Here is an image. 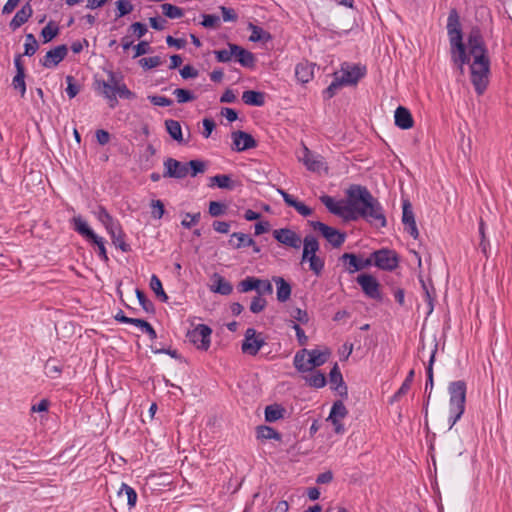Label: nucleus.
Here are the masks:
<instances>
[{"label":"nucleus","instance_id":"obj_1","mask_svg":"<svg viewBox=\"0 0 512 512\" xmlns=\"http://www.w3.org/2000/svg\"><path fill=\"white\" fill-rule=\"evenodd\" d=\"M468 50L466 63L470 62L471 82L480 95L489 83L490 61L487 50L479 32L474 31L468 38Z\"/></svg>","mask_w":512,"mask_h":512},{"label":"nucleus","instance_id":"obj_2","mask_svg":"<svg viewBox=\"0 0 512 512\" xmlns=\"http://www.w3.org/2000/svg\"><path fill=\"white\" fill-rule=\"evenodd\" d=\"M347 195L351 198V205L353 206L352 211L355 215L353 220L363 217L377 227L386 226L382 206L367 188L359 185L351 186Z\"/></svg>","mask_w":512,"mask_h":512},{"label":"nucleus","instance_id":"obj_3","mask_svg":"<svg viewBox=\"0 0 512 512\" xmlns=\"http://www.w3.org/2000/svg\"><path fill=\"white\" fill-rule=\"evenodd\" d=\"M449 429H452L465 411L466 385L463 381H455L449 385Z\"/></svg>","mask_w":512,"mask_h":512},{"label":"nucleus","instance_id":"obj_4","mask_svg":"<svg viewBox=\"0 0 512 512\" xmlns=\"http://www.w3.org/2000/svg\"><path fill=\"white\" fill-rule=\"evenodd\" d=\"M320 249L318 240L313 235H306L303 239V252L301 262L309 263V269L317 276H319L325 266L323 258L317 255Z\"/></svg>","mask_w":512,"mask_h":512},{"label":"nucleus","instance_id":"obj_5","mask_svg":"<svg viewBox=\"0 0 512 512\" xmlns=\"http://www.w3.org/2000/svg\"><path fill=\"white\" fill-rule=\"evenodd\" d=\"M328 359V353L317 349H302L294 356V366L300 372L312 371L323 365Z\"/></svg>","mask_w":512,"mask_h":512},{"label":"nucleus","instance_id":"obj_6","mask_svg":"<svg viewBox=\"0 0 512 512\" xmlns=\"http://www.w3.org/2000/svg\"><path fill=\"white\" fill-rule=\"evenodd\" d=\"M212 329L205 324H197L187 333V338L198 350L207 351L211 344Z\"/></svg>","mask_w":512,"mask_h":512},{"label":"nucleus","instance_id":"obj_7","mask_svg":"<svg viewBox=\"0 0 512 512\" xmlns=\"http://www.w3.org/2000/svg\"><path fill=\"white\" fill-rule=\"evenodd\" d=\"M320 201L325 207L334 215L341 216L345 219H354L353 206L351 205V198L348 196V201L335 200L333 197L328 195H322Z\"/></svg>","mask_w":512,"mask_h":512},{"label":"nucleus","instance_id":"obj_8","mask_svg":"<svg viewBox=\"0 0 512 512\" xmlns=\"http://www.w3.org/2000/svg\"><path fill=\"white\" fill-rule=\"evenodd\" d=\"M365 75V69L360 65L343 63L341 69L334 73L343 86L355 85Z\"/></svg>","mask_w":512,"mask_h":512},{"label":"nucleus","instance_id":"obj_9","mask_svg":"<svg viewBox=\"0 0 512 512\" xmlns=\"http://www.w3.org/2000/svg\"><path fill=\"white\" fill-rule=\"evenodd\" d=\"M371 263L385 271H393L398 267L399 258L397 253L389 249H380L371 254Z\"/></svg>","mask_w":512,"mask_h":512},{"label":"nucleus","instance_id":"obj_10","mask_svg":"<svg viewBox=\"0 0 512 512\" xmlns=\"http://www.w3.org/2000/svg\"><path fill=\"white\" fill-rule=\"evenodd\" d=\"M310 225L315 231H318L334 248H339L346 240V234L344 232H340L339 230L328 226L323 222L312 221Z\"/></svg>","mask_w":512,"mask_h":512},{"label":"nucleus","instance_id":"obj_11","mask_svg":"<svg viewBox=\"0 0 512 512\" xmlns=\"http://www.w3.org/2000/svg\"><path fill=\"white\" fill-rule=\"evenodd\" d=\"M266 344L265 338L254 328H248L244 334L241 350L244 354L255 356Z\"/></svg>","mask_w":512,"mask_h":512},{"label":"nucleus","instance_id":"obj_12","mask_svg":"<svg viewBox=\"0 0 512 512\" xmlns=\"http://www.w3.org/2000/svg\"><path fill=\"white\" fill-rule=\"evenodd\" d=\"M448 36L451 45L452 59L454 63L459 65L460 69L462 70L463 65L467 61V54L465 51L464 44L462 42V31L461 29L449 31Z\"/></svg>","mask_w":512,"mask_h":512},{"label":"nucleus","instance_id":"obj_13","mask_svg":"<svg viewBox=\"0 0 512 512\" xmlns=\"http://www.w3.org/2000/svg\"><path fill=\"white\" fill-rule=\"evenodd\" d=\"M273 237L279 243L293 249H299L303 244L301 236L289 228L275 229L273 231Z\"/></svg>","mask_w":512,"mask_h":512},{"label":"nucleus","instance_id":"obj_14","mask_svg":"<svg viewBox=\"0 0 512 512\" xmlns=\"http://www.w3.org/2000/svg\"><path fill=\"white\" fill-rule=\"evenodd\" d=\"M165 178H176L183 179L189 175V169L187 163L180 162L174 158H167L164 163Z\"/></svg>","mask_w":512,"mask_h":512},{"label":"nucleus","instance_id":"obj_15","mask_svg":"<svg viewBox=\"0 0 512 512\" xmlns=\"http://www.w3.org/2000/svg\"><path fill=\"white\" fill-rule=\"evenodd\" d=\"M347 413L348 411L342 401L334 402L327 421L332 423L335 433L343 434L345 432L343 419L347 416Z\"/></svg>","mask_w":512,"mask_h":512},{"label":"nucleus","instance_id":"obj_16","mask_svg":"<svg viewBox=\"0 0 512 512\" xmlns=\"http://www.w3.org/2000/svg\"><path fill=\"white\" fill-rule=\"evenodd\" d=\"M108 79L105 81L118 93V96L123 99L132 100L136 98L134 92H132L124 83L123 76L113 71L107 72Z\"/></svg>","mask_w":512,"mask_h":512},{"label":"nucleus","instance_id":"obj_17","mask_svg":"<svg viewBox=\"0 0 512 512\" xmlns=\"http://www.w3.org/2000/svg\"><path fill=\"white\" fill-rule=\"evenodd\" d=\"M357 283L369 298L375 300H380L382 298L380 284L374 276L370 274H361L357 277Z\"/></svg>","mask_w":512,"mask_h":512},{"label":"nucleus","instance_id":"obj_18","mask_svg":"<svg viewBox=\"0 0 512 512\" xmlns=\"http://www.w3.org/2000/svg\"><path fill=\"white\" fill-rule=\"evenodd\" d=\"M67 53V46L59 45L46 53L43 59H41V64L45 68H54L66 57Z\"/></svg>","mask_w":512,"mask_h":512},{"label":"nucleus","instance_id":"obj_19","mask_svg":"<svg viewBox=\"0 0 512 512\" xmlns=\"http://www.w3.org/2000/svg\"><path fill=\"white\" fill-rule=\"evenodd\" d=\"M402 210V222L405 226V231L409 233L414 239H417L419 232L416 226L411 204L408 201H404Z\"/></svg>","mask_w":512,"mask_h":512},{"label":"nucleus","instance_id":"obj_20","mask_svg":"<svg viewBox=\"0 0 512 512\" xmlns=\"http://www.w3.org/2000/svg\"><path fill=\"white\" fill-rule=\"evenodd\" d=\"M231 137L233 140V149L237 152L256 147V141L246 132L236 131L232 133Z\"/></svg>","mask_w":512,"mask_h":512},{"label":"nucleus","instance_id":"obj_21","mask_svg":"<svg viewBox=\"0 0 512 512\" xmlns=\"http://www.w3.org/2000/svg\"><path fill=\"white\" fill-rule=\"evenodd\" d=\"M277 191L282 196L284 202L288 206L293 207L301 216L307 217L312 215V209L305 205L303 202L296 200L283 189H278Z\"/></svg>","mask_w":512,"mask_h":512},{"label":"nucleus","instance_id":"obj_22","mask_svg":"<svg viewBox=\"0 0 512 512\" xmlns=\"http://www.w3.org/2000/svg\"><path fill=\"white\" fill-rule=\"evenodd\" d=\"M395 125L403 130H407L413 127V118L410 111L403 107L399 106L395 110L394 114Z\"/></svg>","mask_w":512,"mask_h":512},{"label":"nucleus","instance_id":"obj_23","mask_svg":"<svg viewBox=\"0 0 512 512\" xmlns=\"http://www.w3.org/2000/svg\"><path fill=\"white\" fill-rule=\"evenodd\" d=\"M295 76L302 84L308 83L314 77V65L308 61L298 63L295 67Z\"/></svg>","mask_w":512,"mask_h":512},{"label":"nucleus","instance_id":"obj_24","mask_svg":"<svg viewBox=\"0 0 512 512\" xmlns=\"http://www.w3.org/2000/svg\"><path fill=\"white\" fill-rule=\"evenodd\" d=\"M341 260L348 263L347 270L350 274L355 273L356 271L362 270L371 265V259H366L362 261L352 253H344L341 256Z\"/></svg>","mask_w":512,"mask_h":512},{"label":"nucleus","instance_id":"obj_25","mask_svg":"<svg viewBox=\"0 0 512 512\" xmlns=\"http://www.w3.org/2000/svg\"><path fill=\"white\" fill-rule=\"evenodd\" d=\"M33 10L30 4H26L22 6L20 10L16 12L12 20L10 21V28L12 30H16L21 27L24 23H26L29 18L32 16Z\"/></svg>","mask_w":512,"mask_h":512},{"label":"nucleus","instance_id":"obj_26","mask_svg":"<svg viewBox=\"0 0 512 512\" xmlns=\"http://www.w3.org/2000/svg\"><path fill=\"white\" fill-rule=\"evenodd\" d=\"M301 160L306 168L313 172H319L324 167L321 158L312 154L307 147H304Z\"/></svg>","mask_w":512,"mask_h":512},{"label":"nucleus","instance_id":"obj_27","mask_svg":"<svg viewBox=\"0 0 512 512\" xmlns=\"http://www.w3.org/2000/svg\"><path fill=\"white\" fill-rule=\"evenodd\" d=\"M234 58L243 67H253L255 64V57L253 53L235 44L234 46Z\"/></svg>","mask_w":512,"mask_h":512},{"label":"nucleus","instance_id":"obj_28","mask_svg":"<svg viewBox=\"0 0 512 512\" xmlns=\"http://www.w3.org/2000/svg\"><path fill=\"white\" fill-rule=\"evenodd\" d=\"M107 233L110 235L112 243L117 248H119L123 252H127L129 250V245L125 242V234L120 224L113 227L111 230H108Z\"/></svg>","mask_w":512,"mask_h":512},{"label":"nucleus","instance_id":"obj_29","mask_svg":"<svg viewBox=\"0 0 512 512\" xmlns=\"http://www.w3.org/2000/svg\"><path fill=\"white\" fill-rule=\"evenodd\" d=\"M72 224L73 229L85 237L86 239L90 240L96 233L89 227L87 222L83 219L82 216H74L72 218Z\"/></svg>","mask_w":512,"mask_h":512},{"label":"nucleus","instance_id":"obj_30","mask_svg":"<svg viewBox=\"0 0 512 512\" xmlns=\"http://www.w3.org/2000/svg\"><path fill=\"white\" fill-rule=\"evenodd\" d=\"M229 245L235 249L242 247L254 246L255 241L247 234L235 232L229 239Z\"/></svg>","mask_w":512,"mask_h":512},{"label":"nucleus","instance_id":"obj_31","mask_svg":"<svg viewBox=\"0 0 512 512\" xmlns=\"http://www.w3.org/2000/svg\"><path fill=\"white\" fill-rule=\"evenodd\" d=\"M211 290L221 295H229L231 294L233 287L225 278L215 274L213 276V285L211 286Z\"/></svg>","mask_w":512,"mask_h":512},{"label":"nucleus","instance_id":"obj_32","mask_svg":"<svg viewBox=\"0 0 512 512\" xmlns=\"http://www.w3.org/2000/svg\"><path fill=\"white\" fill-rule=\"evenodd\" d=\"M273 281L277 287V300L279 302L287 301L291 295L290 284L282 277H274Z\"/></svg>","mask_w":512,"mask_h":512},{"label":"nucleus","instance_id":"obj_33","mask_svg":"<svg viewBox=\"0 0 512 512\" xmlns=\"http://www.w3.org/2000/svg\"><path fill=\"white\" fill-rule=\"evenodd\" d=\"M242 100L247 105L260 107L265 103V96L262 92L247 90L243 92Z\"/></svg>","mask_w":512,"mask_h":512},{"label":"nucleus","instance_id":"obj_34","mask_svg":"<svg viewBox=\"0 0 512 512\" xmlns=\"http://www.w3.org/2000/svg\"><path fill=\"white\" fill-rule=\"evenodd\" d=\"M165 127L168 134L173 140L177 141L178 143H182L184 141L182 127L179 121L168 119L165 121Z\"/></svg>","mask_w":512,"mask_h":512},{"label":"nucleus","instance_id":"obj_35","mask_svg":"<svg viewBox=\"0 0 512 512\" xmlns=\"http://www.w3.org/2000/svg\"><path fill=\"white\" fill-rule=\"evenodd\" d=\"M209 186H217L221 189L232 190L235 187V181H233L229 175L218 174L210 178Z\"/></svg>","mask_w":512,"mask_h":512},{"label":"nucleus","instance_id":"obj_36","mask_svg":"<svg viewBox=\"0 0 512 512\" xmlns=\"http://www.w3.org/2000/svg\"><path fill=\"white\" fill-rule=\"evenodd\" d=\"M98 88L100 89L104 98L108 100L110 107L114 108L118 104V93L105 81H99Z\"/></svg>","mask_w":512,"mask_h":512},{"label":"nucleus","instance_id":"obj_37","mask_svg":"<svg viewBox=\"0 0 512 512\" xmlns=\"http://www.w3.org/2000/svg\"><path fill=\"white\" fill-rule=\"evenodd\" d=\"M330 383L333 389L337 390L341 395L346 394V387L343 383L342 374L337 365H335L330 371Z\"/></svg>","mask_w":512,"mask_h":512},{"label":"nucleus","instance_id":"obj_38","mask_svg":"<svg viewBox=\"0 0 512 512\" xmlns=\"http://www.w3.org/2000/svg\"><path fill=\"white\" fill-rule=\"evenodd\" d=\"M118 497H126L129 509L135 507L137 502V493L131 486L122 483L120 489L118 490Z\"/></svg>","mask_w":512,"mask_h":512},{"label":"nucleus","instance_id":"obj_39","mask_svg":"<svg viewBox=\"0 0 512 512\" xmlns=\"http://www.w3.org/2000/svg\"><path fill=\"white\" fill-rule=\"evenodd\" d=\"M96 217L104 225L106 231L111 230L119 224L103 206L98 208Z\"/></svg>","mask_w":512,"mask_h":512},{"label":"nucleus","instance_id":"obj_40","mask_svg":"<svg viewBox=\"0 0 512 512\" xmlns=\"http://www.w3.org/2000/svg\"><path fill=\"white\" fill-rule=\"evenodd\" d=\"M257 438L260 440H281V434L278 433L274 428L270 426H259L256 430Z\"/></svg>","mask_w":512,"mask_h":512},{"label":"nucleus","instance_id":"obj_41","mask_svg":"<svg viewBox=\"0 0 512 512\" xmlns=\"http://www.w3.org/2000/svg\"><path fill=\"white\" fill-rule=\"evenodd\" d=\"M285 409L280 405H269L265 408V420L275 422L284 417Z\"/></svg>","mask_w":512,"mask_h":512},{"label":"nucleus","instance_id":"obj_42","mask_svg":"<svg viewBox=\"0 0 512 512\" xmlns=\"http://www.w3.org/2000/svg\"><path fill=\"white\" fill-rule=\"evenodd\" d=\"M305 382L314 388H322L326 384V378L324 374L319 371H315L309 375L304 376Z\"/></svg>","mask_w":512,"mask_h":512},{"label":"nucleus","instance_id":"obj_43","mask_svg":"<svg viewBox=\"0 0 512 512\" xmlns=\"http://www.w3.org/2000/svg\"><path fill=\"white\" fill-rule=\"evenodd\" d=\"M161 10L162 13L170 19H179L184 15L183 10L181 8L170 3L162 4Z\"/></svg>","mask_w":512,"mask_h":512},{"label":"nucleus","instance_id":"obj_44","mask_svg":"<svg viewBox=\"0 0 512 512\" xmlns=\"http://www.w3.org/2000/svg\"><path fill=\"white\" fill-rule=\"evenodd\" d=\"M413 376H414V371L411 370L408 374V376L406 377V379L404 380V382L402 383L401 387L398 389V391L392 396L391 398V402H396L398 401L401 396L405 395L410 387H411V383L413 381Z\"/></svg>","mask_w":512,"mask_h":512},{"label":"nucleus","instance_id":"obj_45","mask_svg":"<svg viewBox=\"0 0 512 512\" xmlns=\"http://www.w3.org/2000/svg\"><path fill=\"white\" fill-rule=\"evenodd\" d=\"M150 288L153 290V292L163 301L166 302L168 299V296L166 295L165 291L163 290L162 283L158 276L153 274L150 279Z\"/></svg>","mask_w":512,"mask_h":512},{"label":"nucleus","instance_id":"obj_46","mask_svg":"<svg viewBox=\"0 0 512 512\" xmlns=\"http://www.w3.org/2000/svg\"><path fill=\"white\" fill-rule=\"evenodd\" d=\"M234 46L235 44L229 43L227 49L214 51L217 61L222 63L231 61L234 58Z\"/></svg>","mask_w":512,"mask_h":512},{"label":"nucleus","instance_id":"obj_47","mask_svg":"<svg viewBox=\"0 0 512 512\" xmlns=\"http://www.w3.org/2000/svg\"><path fill=\"white\" fill-rule=\"evenodd\" d=\"M59 33L58 26L52 22H49L41 31V36L44 43H48L53 40Z\"/></svg>","mask_w":512,"mask_h":512},{"label":"nucleus","instance_id":"obj_48","mask_svg":"<svg viewBox=\"0 0 512 512\" xmlns=\"http://www.w3.org/2000/svg\"><path fill=\"white\" fill-rule=\"evenodd\" d=\"M39 45L38 42L33 34H27L25 36V43H24V55L26 56H32L36 53L38 50Z\"/></svg>","mask_w":512,"mask_h":512},{"label":"nucleus","instance_id":"obj_49","mask_svg":"<svg viewBox=\"0 0 512 512\" xmlns=\"http://www.w3.org/2000/svg\"><path fill=\"white\" fill-rule=\"evenodd\" d=\"M248 29L251 30V35L249 37L251 42H259L269 38V34H267L261 27L252 23H249Z\"/></svg>","mask_w":512,"mask_h":512},{"label":"nucleus","instance_id":"obj_50","mask_svg":"<svg viewBox=\"0 0 512 512\" xmlns=\"http://www.w3.org/2000/svg\"><path fill=\"white\" fill-rule=\"evenodd\" d=\"M90 241L92 243H94L97 247H98V256L101 260H103L104 262H107L109 260L108 256H107V252H106V248H105V240L103 237L101 236H98L97 234H95L91 239Z\"/></svg>","mask_w":512,"mask_h":512},{"label":"nucleus","instance_id":"obj_51","mask_svg":"<svg viewBox=\"0 0 512 512\" xmlns=\"http://www.w3.org/2000/svg\"><path fill=\"white\" fill-rule=\"evenodd\" d=\"M258 283H259L258 278L247 277L239 283L238 289L240 292L246 293L251 290H256L258 288Z\"/></svg>","mask_w":512,"mask_h":512},{"label":"nucleus","instance_id":"obj_52","mask_svg":"<svg viewBox=\"0 0 512 512\" xmlns=\"http://www.w3.org/2000/svg\"><path fill=\"white\" fill-rule=\"evenodd\" d=\"M116 7H117V14H116L117 18H121V17L129 14L133 10V5L131 4V2L129 0H118L116 2Z\"/></svg>","mask_w":512,"mask_h":512},{"label":"nucleus","instance_id":"obj_53","mask_svg":"<svg viewBox=\"0 0 512 512\" xmlns=\"http://www.w3.org/2000/svg\"><path fill=\"white\" fill-rule=\"evenodd\" d=\"M173 95L176 97L178 103H186L195 99V96L189 90L182 88L175 89Z\"/></svg>","mask_w":512,"mask_h":512},{"label":"nucleus","instance_id":"obj_54","mask_svg":"<svg viewBox=\"0 0 512 512\" xmlns=\"http://www.w3.org/2000/svg\"><path fill=\"white\" fill-rule=\"evenodd\" d=\"M461 29L459 15L455 9L451 10L447 19V32Z\"/></svg>","mask_w":512,"mask_h":512},{"label":"nucleus","instance_id":"obj_55","mask_svg":"<svg viewBox=\"0 0 512 512\" xmlns=\"http://www.w3.org/2000/svg\"><path fill=\"white\" fill-rule=\"evenodd\" d=\"M189 175L195 177L199 173H203L205 171L206 165L203 161L200 160H191L187 162Z\"/></svg>","mask_w":512,"mask_h":512},{"label":"nucleus","instance_id":"obj_56","mask_svg":"<svg viewBox=\"0 0 512 512\" xmlns=\"http://www.w3.org/2000/svg\"><path fill=\"white\" fill-rule=\"evenodd\" d=\"M266 305V300L262 296L257 295L251 301L250 311L255 314L260 313L265 309Z\"/></svg>","mask_w":512,"mask_h":512},{"label":"nucleus","instance_id":"obj_57","mask_svg":"<svg viewBox=\"0 0 512 512\" xmlns=\"http://www.w3.org/2000/svg\"><path fill=\"white\" fill-rule=\"evenodd\" d=\"M225 212H226L225 204L218 202V201H211L209 203V214L212 217L221 216V215L225 214Z\"/></svg>","mask_w":512,"mask_h":512},{"label":"nucleus","instance_id":"obj_58","mask_svg":"<svg viewBox=\"0 0 512 512\" xmlns=\"http://www.w3.org/2000/svg\"><path fill=\"white\" fill-rule=\"evenodd\" d=\"M200 217L201 214L199 212L195 214L186 213L181 221V225L186 229H190L200 221Z\"/></svg>","mask_w":512,"mask_h":512},{"label":"nucleus","instance_id":"obj_59","mask_svg":"<svg viewBox=\"0 0 512 512\" xmlns=\"http://www.w3.org/2000/svg\"><path fill=\"white\" fill-rule=\"evenodd\" d=\"M24 72H17L16 75L13 78V87L20 91L21 95L23 96L26 92V85L24 80Z\"/></svg>","mask_w":512,"mask_h":512},{"label":"nucleus","instance_id":"obj_60","mask_svg":"<svg viewBox=\"0 0 512 512\" xmlns=\"http://www.w3.org/2000/svg\"><path fill=\"white\" fill-rule=\"evenodd\" d=\"M290 316L292 319L302 324H305L309 321L308 313L300 308L291 309Z\"/></svg>","mask_w":512,"mask_h":512},{"label":"nucleus","instance_id":"obj_61","mask_svg":"<svg viewBox=\"0 0 512 512\" xmlns=\"http://www.w3.org/2000/svg\"><path fill=\"white\" fill-rule=\"evenodd\" d=\"M139 63L144 69H152L158 67L162 61L159 56H152L140 59Z\"/></svg>","mask_w":512,"mask_h":512},{"label":"nucleus","instance_id":"obj_62","mask_svg":"<svg viewBox=\"0 0 512 512\" xmlns=\"http://www.w3.org/2000/svg\"><path fill=\"white\" fill-rule=\"evenodd\" d=\"M152 216L155 219H161L164 215V204L160 200H153L151 202Z\"/></svg>","mask_w":512,"mask_h":512},{"label":"nucleus","instance_id":"obj_63","mask_svg":"<svg viewBox=\"0 0 512 512\" xmlns=\"http://www.w3.org/2000/svg\"><path fill=\"white\" fill-rule=\"evenodd\" d=\"M258 295H270L273 292V287L270 281L259 279L258 288L256 289Z\"/></svg>","mask_w":512,"mask_h":512},{"label":"nucleus","instance_id":"obj_64","mask_svg":"<svg viewBox=\"0 0 512 512\" xmlns=\"http://www.w3.org/2000/svg\"><path fill=\"white\" fill-rule=\"evenodd\" d=\"M220 23V18L217 15L206 14L203 15L202 25L206 28H215Z\"/></svg>","mask_w":512,"mask_h":512}]
</instances>
